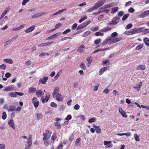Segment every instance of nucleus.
<instances>
[{
	"instance_id": "obj_14",
	"label": "nucleus",
	"mask_w": 149,
	"mask_h": 149,
	"mask_svg": "<svg viewBox=\"0 0 149 149\" xmlns=\"http://www.w3.org/2000/svg\"><path fill=\"white\" fill-rule=\"evenodd\" d=\"M136 29H132L129 31L128 32L127 34L129 35H132L136 33Z\"/></svg>"
},
{
	"instance_id": "obj_44",
	"label": "nucleus",
	"mask_w": 149,
	"mask_h": 149,
	"mask_svg": "<svg viewBox=\"0 0 149 149\" xmlns=\"http://www.w3.org/2000/svg\"><path fill=\"white\" fill-rule=\"evenodd\" d=\"M99 29V27L98 26H96L94 28H92L91 29V31H92L94 32L97 31Z\"/></svg>"
},
{
	"instance_id": "obj_17",
	"label": "nucleus",
	"mask_w": 149,
	"mask_h": 149,
	"mask_svg": "<svg viewBox=\"0 0 149 149\" xmlns=\"http://www.w3.org/2000/svg\"><path fill=\"white\" fill-rule=\"evenodd\" d=\"M111 141H104V145L106 146V147L107 148L111 147L112 145L111 144Z\"/></svg>"
},
{
	"instance_id": "obj_7",
	"label": "nucleus",
	"mask_w": 149,
	"mask_h": 149,
	"mask_svg": "<svg viewBox=\"0 0 149 149\" xmlns=\"http://www.w3.org/2000/svg\"><path fill=\"white\" fill-rule=\"evenodd\" d=\"M49 94H47L46 95L45 98H44L43 97H42L41 98V100L42 103H44L45 102H47L49 99Z\"/></svg>"
},
{
	"instance_id": "obj_60",
	"label": "nucleus",
	"mask_w": 149,
	"mask_h": 149,
	"mask_svg": "<svg viewBox=\"0 0 149 149\" xmlns=\"http://www.w3.org/2000/svg\"><path fill=\"white\" fill-rule=\"evenodd\" d=\"M77 23H74L73 24L72 26L71 27V28L72 29V30H74L77 27Z\"/></svg>"
},
{
	"instance_id": "obj_41",
	"label": "nucleus",
	"mask_w": 149,
	"mask_h": 149,
	"mask_svg": "<svg viewBox=\"0 0 149 149\" xmlns=\"http://www.w3.org/2000/svg\"><path fill=\"white\" fill-rule=\"evenodd\" d=\"M96 9L94 7V6L93 7L89 9H88L87 11V12L90 13L93 11V10Z\"/></svg>"
},
{
	"instance_id": "obj_19",
	"label": "nucleus",
	"mask_w": 149,
	"mask_h": 149,
	"mask_svg": "<svg viewBox=\"0 0 149 149\" xmlns=\"http://www.w3.org/2000/svg\"><path fill=\"white\" fill-rule=\"evenodd\" d=\"M45 14V13L44 12H42V13H39L36 14H35L34 15H32L31 16V17L32 18H37Z\"/></svg>"
},
{
	"instance_id": "obj_15",
	"label": "nucleus",
	"mask_w": 149,
	"mask_h": 149,
	"mask_svg": "<svg viewBox=\"0 0 149 149\" xmlns=\"http://www.w3.org/2000/svg\"><path fill=\"white\" fill-rule=\"evenodd\" d=\"M56 97L57 100L59 101H62L63 100V97H62V95L61 94L58 93L56 96Z\"/></svg>"
},
{
	"instance_id": "obj_59",
	"label": "nucleus",
	"mask_w": 149,
	"mask_h": 149,
	"mask_svg": "<svg viewBox=\"0 0 149 149\" xmlns=\"http://www.w3.org/2000/svg\"><path fill=\"white\" fill-rule=\"evenodd\" d=\"M105 71V70L103 69V68H102L99 71V75L102 74Z\"/></svg>"
},
{
	"instance_id": "obj_45",
	"label": "nucleus",
	"mask_w": 149,
	"mask_h": 149,
	"mask_svg": "<svg viewBox=\"0 0 149 149\" xmlns=\"http://www.w3.org/2000/svg\"><path fill=\"white\" fill-rule=\"evenodd\" d=\"M71 31L70 29H67L65 30V31H64L62 33L63 34H65L69 32H70Z\"/></svg>"
},
{
	"instance_id": "obj_33",
	"label": "nucleus",
	"mask_w": 149,
	"mask_h": 149,
	"mask_svg": "<svg viewBox=\"0 0 149 149\" xmlns=\"http://www.w3.org/2000/svg\"><path fill=\"white\" fill-rule=\"evenodd\" d=\"M15 107L14 106L10 105L9 107V111H14L15 110Z\"/></svg>"
},
{
	"instance_id": "obj_39",
	"label": "nucleus",
	"mask_w": 149,
	"mask_h": 149,
	"mask_svg": "<svg viewBox=\"0 0 149 149\" xmlns=\"http://www.w3.org/2000/svg\"><path fill=\"white\" fill-rule=\"evenodd\" d=\"M61 26V23H59L57 24H56L55 26V28L54 29V30L60 27Z\"/></svg>"
},
{
	"instance_id": "obj_26",
	"label": "nucleus",
	"mask_w": 149,
	"mask_h": 149,
	"mask_svg": "<svg viewBox=\"0 0 149 149\" xmlns=\"http://www.w3.org/2000/svg\"><path fill=\"white\" fill-rule=\"evenodd\" d=\"M36 88L31 87L29 89V92L30 93H34L36 91Z\"/></svg>"
},
{
	"instance_id": "obj_38",
	"label": "nucleus",
	"mask_w": 149,
	"mask_h": 149,
	"mask_svg": "<svg viewBox=\"0 0 149 149\" xmlns=\"http://www.w3.org/2000/svg\"><path fill=\"white\" fill-rule=\"evenodd\" d=\"M28 141L27 142V143L28 144V147L31 148V146L32 144V141L31 140H27Z\"/></svg>"
},
{
	"instance_id": "obj_21",
	"label": "nucleus",
	"mask_w": 149,
	"mask_h": 149,
	"mask_svg": "<svg viewBox=\"0 0 149 149\" xmlns=\"http://www.w3.org/2000/svg\"><path fill=\"white\" fill-rule=\"evenodd\" d=\"M59 91V88L58 87H56L54 89V91L52 93L53 97H54L55 95H56L57 93H58Z\"/></svg>"
},
{
	"instance_id": "obj_37",
	"label": "nucleus",
	"mask_w": 149,
	"mask_h": 149,
	"mask_svg": "<svg viewBox=\"0 0 149 149\" xmlns=\"http://www.w3.org/2000/svg\"><path fill=\"white\" fill-rule=\"evenodd\" d=\"M129 16V14H126L122 18V20L123 21H125L127 19V18Z\"/></svg>"
},
{
	"instance_id": "obj_5",
	"label": "nucleus",
	"mask_w": 149,
	"mask_h": 149,
	"mask_svg": "<svg viewBox=\"0 0 149 149\" xmlns=\"http://www.w3.org/2000/svg\"><path fill=\"white\" fill-rule=\"evenodd\" d=\"M15 89L14 86L13 85H11L10 86L6 87L3 89L4 91H9L14 90Z\"/></svg>"
},
{
	"instance_id": "obj_51",
	"label": "nucleus",
	"mask_w": 149,
	"mask_h": 149,
	"mask_svg": "<svg viewBox=\"0 0 149 149\" xmlns=\"http://www.w3.org/2000/svg\"><path fill=\"white\" fill-rule=\"evenodd\" d=\"M72 118L71 116L70 115H68L65 118V119L66 120H70Z\"/></svg>"
},
{
	"instance_id": "obj_4",
	"label": "nucleus",
	"mask_w": 149,
	"mask_h": 149,
	"mask_svg": "<svg viewBox=\"0 0 149 149\" xmlns=\"http://www.w3.org/2000/svg\"><path fill=\"white\" fill-rule=\"evenodd\" d=\"M46 132H43V135L44 136L43 137L45 138L49 139L51 135L52 134V131H49L48 130L45 131Z\"/></svg>"
},
{
	"instance_id": "obj_52",
	"label": "nucleus",
	"mask_w": 149,
	"mask_h": 149,
	"mask_svg": "<svg viewBox=\"0 0 149 149\" xmlns=\"http://www.w3.org/2000/svg\"><path fill=\"white\" fill-rule=\"evenodd\" d=\"M72 38H71V37H64V38H62L61 39V41H63L66 40L67 39H71Z\"/></svg>"
},
{
	"instance_id": "obj_56",
	"label": "nucleus",
	"mask_w": 149,
	"mask_h": 149,
	"mask_svg": "<svg viewBox=\"0 0 149 149\" xmlns=\"http://www.w3.org/2000/svg\"><path fill=\"white\" fill-rule=\"evenodd\" d=\"M51 106L53 107H57V105L55 102H52L50 104Z\"/></svg>"
},
{
	"instance_id": "obj_31",
	"label": "nucleus",
	"mask_w": 149,
	"mask_h": 149,
	"mask_svg": "<svg viewBox=\"0 0 149 149\" xmlns=\"http://www.w3.org/2000/svg\"><path fill=\"white\" fill-rule=\"evenodd\" d=\"M118 7H114L111 9V13H114L118 11Z\"/></svg>"
},
{
	"instance_id": "obj_64",
	"label": "nucleus",
	"mask_w": 149,
	"mask_h": 149,
	"mask_svg": "<svg viewBox=\"0 0 149 149\" xmlns=\"http://www.w3.org/2000/svg\"><path fill=\"white\" fill-rule=\"evenodd\" d=\"M5 146L4 144H0V149H5Z\"/></svg>"
},
{
	"instance_id": "obj_46",
	"label": "nucleus",
	"mask_w": 149,
	"mask_h": 149,
	"mask_svg": "<svg viewBox=\"0 0 149 149\" xmlns=\"http://www.w3.org/2000/svg\"><path fill=\"white\" fill-rule=\"evenodd\" d=\"M7 117L6 113L5 112H4L3 113V115L2 116V118L3 120H5Z\"/></svg>"
},
{
	"instance_id": "obj_58",
	"label": "nucleus",
	"mask_w": 149,
	"mask_h": 149,
	"mask_svg": "<svg viewBox=\"0 0 149 149\" xmlns=\"http://www.w3.org/2000/svg\"><path fill=\"white\" fill-rule=\"evenodd\" d=\"M105 9L104 6H103L99 9V11L100 13L101 12H104V10Z\"/></svg>"
},
{
	"instance_id": "obj_1",
	"label": "nucleus",
	"mask_w": 149,
	"mask_h": 149,
	"mask_svg": "<svg viewBox=\"0 0 149 149\" xmlns=\"http://www.w3.org/2000/svg\"><path fill=\"white\" fill-rule=\"evenodd\" d=\"M119 19V18L118 17H115L113 18L112 21L108 22L107 24L110 26L111 25H115L118 23Z\"/></svg>"
},
{
	"instance_id": "obj_24",
	"label": "nucleus",
	"mask_w": 149,
	"mask_h": 149,
	"mask_svg": "<svg viewBox=\"0 0 149 149\" xmlns=\"http://www.w3.org/2000/svg\"><path fill=\"white\" fill-rule=\"evenodd\" d=\"M85 48V47L84 45H81L77 49V51L80 52H82L84 49Z\"/></svg>"
},
{
	"instance_id": "obj_13",
	"label": "nucleus",
	"mask_w": 149,
	"mask_h": 149,
	"mask_svg": "<svg viewBox=\"0 0 149 149\" xmlns=\"http://www.w3.org/2000/svg\"><path fill=\"white\" fill-rule=\"evenodd\" d=\"M93 127L95 129L97 133L100 134L101 132V130L99 126H96L95 125H93Z\"/></svg>"
},
{
	"instance_id": "obj_22",
	"label": "nucleus",
	"mask_w": 149,
	"mask_h": 149,
	"mask_svg": "<svg viewBox=\"0 0 149 149\" xmlns=\"http://www.w3.org/2000/svg\"><path fill=\"white\" fill-rule=\"evenodd\" d=\"M111 29L108 26L101 29V30H100L99 31H101L102 32H104L110 30Z\"/></svg>"
},
{
	"instance_id": "obj_49",
	"label": "nucleus",
	"mask_w": 149,
	"mask_h": 149,
	"mask_svg": "<svg viewBox=\"0 0 149 149\" xmlns=\"http://www.w3.org/2000/svg\"><path fill=\"white\" fill-rule=\"evenodd\" d=\"M95 120L96 119L95 118H92L91 119H89L88 120V122L90 123H91L95 122Z\"/></svg>"
},
{
	"instance_id": "obj_63",
	"label": "nucleus",
	"mask_w": 149,
	"mask_h": 149,
	"mask_svg": "<svg viewBox=\"0 0 149 149\" xmlns=\"http://www.w3.org/2000/svg\"><path fill=\"white\" fill-rule=\"evenodd\" d=\"M124 15V13L123 11H119L118 13V15L120 17L123 16Z\"/></svg>"
},
{
	"instance_id": "obj_27",
	"label": "nucleus",
	"mask_w": 149,
	"mask_h": 149,
	"mask_svg": "<svg viewBox=\"0 0 149 149\" xmlns=\"http://www.w3.org/2000/svg\"><path fill=\"white\" fill-rule=\"evenodd\" d=\"M143 40L145 44L147 46H149V39L147 38H145Z\"/></svg>"
},
{
	"instance_id": "obj_30",
	"label": "nucleus",
	"mask_w": 149,
	"mask_h": 149,
	"mask_svg": "<svg viewBox=\"0 0 149 149\" xmlns=\"http://www.w3.org/2000/svg\"><path fill=\"white\" fill-rule=\"evenodd\" d=\"M8 95L9 96L13 97H15L17 96V93H15V92H10L8 93Z\"/></svg>"
},
{
	"instance_id": "obj_53",
	"label": "nucleus",
	"mask_w": 149,
	"mask_h": 149,
	"mask_svg": "<svg viewBox=\"0 0 149 149\" xmlns=\"http://www.w3.org/2000/svg\"><path fill=\"white\" fill-rule=\"evenodd\" d=\"M132 24H128L126 27V29H130L132 26Z\"/></svg>"
},
{
	"instance_id": "obj_23",
	"label": "nucleus",
	"mask_w": 149,
	"mask_h": 149,
	"mask_svg": "<svg viewBox=\"0 0 149 149\" xmlns=\"http://www.w3.org/2000/svg\"><path fill=\"white\" fill-rule=\"evenodd\" d=\"M86 61L88 62L87 66L89 67L91 65V63L92 59L91 56H89L86 59Z\"/></svg>"
},
{
	"instance_id": "obj_61",
	"label": "nucleus",
	"mask_w": 149,
	"mask_h": 149,
	"mask_svg": "<svg viewBox=\"0 0 149 149\" xmlns=\"http://www.w3.org/2000/svg\"><path fill=\"white\" fill-rule=\"evenodd\" d=\"M11 74L9 72H7L5 74V76L6 78H9L11 76Z\"/></svg>"
},
{
	"instance_id": "obj_3",
	"label": "nucleus",
	"mask_w": 149,
	"mask_h": 149,
	"mask_svg": "<svg viewBox=\"0 0 149 149\" xmlns=\"http://www.w3.org/2000/svg\"><path fill=\"white\" fill-rule=\"evenodd\" d=\"M91 22V21H88L86 22H84L78 25L77 27V30L81 29L88 25Z\"/></svg>"
},
{
	"instance_id": "obj_36",
	"label": "nucleus",
	"mask_w": 149,
	"mask_h": 149,
	"mask_svg": "<svg viewBox=\"0 0 149 149\" xmlns=\"http://www.w3.org/2000/svg\"><path fill=\"white\" fill-rule=\"evenodd\" d=\"M101 39L100 38H98L95 40L94 43L96 45H98L101 41Z\"/></svg>"
},
{
	"instance_id": "obj_42",
	"label": "nucleus",
	"mask_w": 149,
	"mask_h": 149,
	"mask_svg": "<svg viewBox=\"0 0 149 149\" xmlns=\"http://www.w3.org/2000/svg\"><path fill=\"white\" fill-rule=\"evenodd\" d=\"M144 29V27H142L141 28H140L138 29H136V33H139L140 32L142 31H143V29Z\"/></svg>"
},
{
	"instance_id": "obj_48",
	"label": "nucleus",
	"mask_w": 149,
	"mask_h": 149,
	"mask_svg": "<svg viewBox=\"0 0 149 149\" xmlns=\"http://www.w3.org/2000/svg\"><path fill=\"white\" fill-rule=\"evenodd\" d=\"M6 65L5 64H2L0 65V68L2 70H4L6 69Z\"/></svg>"
},
{
	"instance_id": "obj_55",
	"label": "nucleus",
	"mask_w": 149,
	"mask_h": 149,
	"mask_svg": "<svg viewBox=\"0 0 149 149\" xmlns=\"http://www.w3.org/2000/svg\"><path fill=\"white\" fill-rule=\"evenodd\" d=\"M134 137L136 141H139V137L136 134H134Z\"/></svg>"
},
{
	"instance_id": "obj_16",
	"label": "nucleus",
	"mask_w": 149,
	"mask_h": 149,
	"mask_svg": "<svg viewBox=\"0 0 149 149\" xmlns=\"http://www.w3.org/2000/svg\"><path fill=\"white\" fill-rule=\"evenodd\" d=\"M35 27V26L34 25H33L27 29L26 30H25V32L26 33H28L31 32L34 29Z\"/></svg>"
},
{
	"instance_id": "obj_35",
	"label": "nucleus",
	"mask_w": 149,
	"mask_h": 149,
	"mask_svg": "<svg viewBox=\"0 0 149 149\" xmlns=\"http://www.w3.org/2000/svg\"><path fill=\"white\" fill-rule=\"evenodd\" d=\"M37 117L38 119L42 118L43 117L42 114L41 113H38L36 114Z\"/></svg>"
},
{
	"instance_id": "obj_11",
	"label": "nucleus",
	"mask_w": 149,
	"mask_h": 149,
	"mask_svg": "<svg viewBox=\"0 0 149 149\" xmlns=\"http://www.w3.org/2000/svg\"><path fill=\"white\" fill-rule=\"evenodd\" d=\"M54 43V41H51L48 42H45L40 44L38 45V47H44L47 46L49 45L53 44Z\"/></svg>"
},
{
	"instance_id": "obj_8",
	"label": "nucleus",
	"mask_w": 149,
	"mask_h": 149,
	"mask_svg": "<svg viewBox=\"0 0 149 149\" xmlns=\"http://www.w3.org/2000/svg\"><path fill=\"white\" fill-rule=\"evenodd\" d=\"M47 77H45L42 78H40L39 79V83H41L42 84H45L48 79Z\"/></svg>"
},
{
	"instance_id": "obj_6",
	"label": "nucleus",
	"mask_w": 149,
	"mask_h": 149,
	"mask_svg": "<svg viewBox=\"0 0 149 149\" xmlns=\"http://www.w3.org/2000/svg\"><path fill=\"white\" fill-rule=\"evenodd\" d=\"M8 124L9 126L13 129L15 130V124L12 118H10V119L8 120Z\"/></svg>"
},
{
	"instance_id": "obj_62",
	"label": "nucleus",
	"mask_w": 149,
	"mask_h": 149,
	"mask_svg": "<svg viewBox=\"0 0 149 149\" xmlns=\"http://www.w3.org/2000/svg\"><path fill=\"white\" fill-rule=\"evenodd\" d=\"M80 107L78 104H76L74 107V109L76 110H77L79 109Z\"/></svg>"
},
{
	"instance_id": "obj_2",
	"label": "nucleus",
	"mask_w": 149,
	"mask_h": 149,
	"mask_svg": "<svg viewBox=\"0 0 149 149\" xmlns=\"http://www.w3.org/2000/svg\"><path fill=\"white\" fill-rule=\"evenodd\" d=\"M106 0H100L95 3L94 5V7L97 9L100 7L102 6L106 1Z\"/></svg>"
},
{
	"instance_id": "obj_12",
	"label": "nucleus",
	"mask_w": 149,
	"mask_h": 149,
	"mask_svg": "<svg viewBox=\"0 0 149 149\" xmlns=\"http://www.w3.org/2000/svg\"><path fill=\"white\" fill-rule=\"evenodd\" d=\"M111 40V37H109L106 39L105 40H104L102 43V46H104L106 44H107L108 43H109V41H110Z\"/></svg>"
},
{
	"instance_id": "obj_32",
	"label": "nucleus",
	"mask_w": 149,
	"mask_h": 149,
	"mask_svg": "<svg viewBox=\"0 0 149 149\" xmlns=\"http://www.w3.org/2000/svg\"><path fill=\"white\" fill-rule=\"evenodd\" d=\"M91 33V32L90 31H87L84 32L82 35L83 37H86Z\"/></svg>"
},
{
	"instance_id": "obj_43",
	"label": "nucleus",
	"mask_w": 149,
	"mask_h": 149,
	"mask_svg": "<svg viewBox=\"0 0 149 149\" xmlns=\"http://www.w3.org/2000/svg\"><path fill=\"white\" fill-rule=\"evenodd\" d=\"M87 19V17L86 15H85L84 16L83 18L80 19L79 21V23H81L83 21H84V20H85Z\"/></svg>"
},
{
	"instance_id": "obj_40",
	"label": "nucleus",
	"mask_w": 149,
	"mask_h": 149,
	"mask_svg": "<svg viewBox=\"0 0 149 149\" xmlns=\"http://www.w3.org/2000/svg\"><path fill=\"white\" fill-rule=\"evenodd\" d=\"M95 35L96 36H102L104 35V33L100 32H96L95 33Z\"/></svg>"
},
{
	"instance_id": "obj_29",
	"label": "nucleus",
	"mask_w": 149,
	"mask_h": 149,
	"mask_svg": "<svg viewBox=\"0 0 149 149\" xmlns=\"http://www.w3.org/2000/svg\"><path fill=\"white\" fill-rule=\"evenodd\" d=\"M45 138V137L43 138V141L44 142L45 144L47 146H49V143L48 140V139H49Z\"/></svg>"
},
{
	"instance_id": "obj_54",
	"label": "nucleus",
	"mask_w": 149,
	"mask_h": 149,
	"mask_svg": "<svg viewBox=\"0 0 149 149\" xmlns=\"http://www.w3.org/2000/svg\"><path fill=\"white\" fill-rule=\"evenodd\" d=\"M143 47V45H140L138 46L136 48V49L137 50H139L141 49Z\"/></svg>"
},
{
	"instance_id": "obj_47",
	"label": "nucleus",
	"mask_w": 149,
	"mask_h": 149,
	"mask_svg": "<svg viewBox=\"0 0 149 149\" xmlns=\"http://www.w3.org/2000/svg\"><path fill=\"white\" fill-rule=\"evenodd\" d=\"M39 103H40L39 101H37L36 102L33 103V104H34L35 108H37L38 107L39 104Z\"/></svg>"
},
{
	"instance_id": "obj_18",
	"label": "nucleus",
	"mask_w": 149,
	"mask_h": 149,
	"mask_svg": "<svg viewBox=\"0 0 149 149\" xmlns=\"http://www.w3.org/2000/svg\"><path fill=\"white\" fill-rule=\"evenodd\" d=\"M148 13L147 11H145L142 13L140 14L139 15L140 17L143 18L148 15Z\"/></svg>"
},
{
	"instance_id": "obj_57",
	"label": "nucleus",
	"mask_w": 149,
	"mask_h": 149,
	"mask_svg": "<svg viewBox=\"0 0 149 149\" xmlns=\"http://www.w3.org/2000/svg\"><path fill=\"white\" fill-rule=\"evenodd\" d=\"M56 138L57 137L56 134L55 133H54L53 136L51 137V140L53 141H54L56 139Z\"/></svg>"
},
{
	"instance_id": "obj_9",
	"label": "nucleus",
	"mask_w": 149,
	"mask_h": 149,
	"mask_svg": "<svg viewBox=\"0 0 149 149\" xmlns=\"http://www.w3.org/2000/svg\"><path fill=\"white\" fill-rule=\"evenodd\" d=\"M36 95L40 97L44 95V93L41 90H39L36 92Z\"/></svg>"
},
{
	"instance_id": "obj_20",
	"label": "nucleus",
	"mask_w": 149,
	"mask_h": 149,
	"mask_svg": "<svg viewBox=\"0 0 149 149\" xmlns=\"http://www.w3.org/2000/svg\"><path fill=\"white\" fill-rule=\"evenodd\" d=\"M122 38H114L112 40H111V42L109 43V45L111 44H113L116 42H118L120 41Z\"/></svg>"
},
{
	"instance_id": "obj_10",
	"label": "nucleus",
	"mask_w": 149,
	"mask_h": 149,
	"mask_svg": "<svg viewBox=\"0 0 149 149\" xmlns=\"http://www.w3.org/2000/svg\"><path fill=\"white\" fill-rule=\"evenodd\" d=\"M119 111L121 114L122 116L126 118L127 116L126 113L124 111L121 107H120L119 109Z\"/></svg>"
},
{
	"instance_id": "obj_28",
	"label": "nucleus",
	"mask_w": 149,
	"mask_h": 149,
	"mask_svg": "<svg viewBox=\"0 0 149 149\" xmlns=\"http://www.w3.org/2000/svg\"><path fill=\"white\" fill-rule=\"evenodd\" d=\"M4 61L6 63L12 64L13 63V61L11 59H5L4 60Z\"/></svg>"
},
{
	"instance_id": "obj_25",
	"label": "nucleus",
	"mask_w": 149,
	"mask_h": 149,
	"mask_svg": "<svg viewBox=\"0 0 149 149\" xmlns=\"http://www.w3.org/2000/svg\"><path fill=\"white\" fill-rule=\"evenodd\" d=\"M79 66L81 68L84 70H85L86 69V67L84 63H81L80 65Z\"/></svg>"
},
{
	"instance_id": "obj_50",
	"label": "nucleus",
	"mask_w": 149,
	"mask_h": 149,
	"mask_svg": "<svg viewBox=\"0 0 149 149\" xmlns=\"http://www.w3.org/2000/svg\"><path fill=\"white\" fill-rule=\"evenodd\" d=\"M55 125L56 128H61L60 124L57 122H56L55 123Z\"/></svg>"
},
{
	"instance_id": "obj_34",
	"label": "nucleus",
	"mask_w": 149,
	"mask_h": 149,
	"mask_svg": "<svg viewBox=\"0 0 149 149\" xmlns=\"http://www.w3.org/2000/svg\"><path fill=\"white\" fill-rule=\"evenodd\" d=\"M146 68V66L145 65H141L139 66L137 68V70L140 69L144 70Z\"/></svg>"
}]
</instances>
